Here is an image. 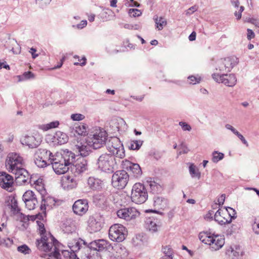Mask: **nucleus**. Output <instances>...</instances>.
Returning a JSON list of instances; mask_svg holds the SVG:
<instances>
[{"label":"nucleus","instance_id":"f257e3e1","mask_svg":"<svg viewBox=\"0 0 259 259\" xmlns=\"http://www.w3.org/2000/svg\"><path fill=\"white\" fill-rule=\"evenodd\" d=\"M39 231L41 234L40 239L36 241V245L38 249L45 252H49V254L40 255L42 257L46 259H58L60 255L59 249L57 248V240L50 234H45L46 230L44 225L39 226Z\"/></svg>","mask_w":259,"mask_h":259},{"label":"nucleus","instance_id":"f03ea898","mask_svg":"<svg viewBox=\"0 0 259 259\" xmlns=\"http://www.w3.org/2000/svg\"><path fill=\"white\" fill-rule=\"evenodd\" d=\"M75 159V154L67 150L64 151L63 153L54 154L50 164L56 174L62 175L68 171Z\"/></svg>","mask_w":259,"mask_h":259},{"label":"nucleus","instance_id":"7ed1b4c3","mask_svg":"<svg viewBox=\"0 0 259 259\" xmlns=\"http://www.w3.org/2000/svg\"><path fill=\"white\" fill-rule=\"evenodd\" d=\"M107 140V134L103 129H96L88 137L87 142L90 147L95 149H99L103 146Z\"/></svg>","mask_w":259,"mask_h":259},{"label":"nucleus","instance_id":"20e7f679","mask_svg":"<svg viewBox=\"0 0 259 259\" xmlns=\"http://www.w3.org/2000/svg\"><path fill=\"white\" fill-rule=\"evenodd\" d=\"M54 155L50 151L46 149H38L34 155V163L38 167H45L50 164Z\"/></svg>","mask_w":259,"mask_h":259},{"label":"nucleus","instance_id":"39448f33","mask_svg":"<svg viewBox=\"0 0 259 259\" xmlns=\"http://www.w3.org/2000/svg\"><path fill=\"white\" fill-rule=\"evenodd\" d=\"M115 156L110 154H103L98 159L97 165L101 170L112 172L116 165Z\"/></svg>","mask_w":259,"mask_h":259},{"label":"nucleus","instance_id":"423d86ee","mask_svg":"<svg viewBox=\"0 0 259 259\" xmlns=\"http://www.w3.org/2000/svg\"><path fill=\"white\" fill-rule=\"evenodd\" d=\"M132 201L138 204L144 203L148 198V193L145 186L141 183H136L131 194Z\"/></svg>","mask_w":259,"mask_h":259},{"label":"nucleus","instance_id":"0eeeda50","mask_svg":"<svg viewBox=\"0 0 259 259\" xmlns=\"http://www.w3.org/2000/svg\"><path fill=\"white\" fill-rule=\"evenodd\" d=\"M24 164L23 158L15 152L9 153L6 160V166L10 172L15 171L22 168Z\"/></svg>","mask_w":259,"mask_h":259},{"label":"nucleus","instance_id":"6e6552de","mask_svg":"<svg viewBox=\"0 0 259 259\" xmlns=\"http://www.w3.org/2000/svg\"><path fill=\"white\" fill-rule=\"evenodd\" d=\"M109 152L116 157L123 158L125 156L124 149L119 139L113 137L107 143Z\"/></svg>","mask_w":259,"mask_h":259},{"label":"nucleus","instance_id":"1a4fd4ad","mask_svg":"<svg viewBox=\"0 0 259 259\" xmlns=\"http://www.w3.org/2000/svg\"><path fill=\"white\" fill-rule=\"evenodd\" d=\"M126 233V229L123 225L115 224L109 228V237L113 241L120 242L125 239Z\"/></svg>","mask_w":259,"mask_h":259},{"label":"nucleus","instance_id":"9d476101","mask_svg":"<svg viewBox=\"0 0 259 259\" xmlns=\"http://www.w3.org/2000/svg\"><path fill=\"white\" fill-rule=\"evenodd\" d=\"M129 175L124 170H117L112 176V184L117 189H122L127 184Z\"/></svg>","mask_w":259,"mask_h":259},{"label":"nucleus","instance_id":"9b49d317","mask_svg":"<svg viewBox=\"0 0 259 259\" xmlns=\"http://www.w3.org/2000/svg\"><path fill=\"white\" fill-rule=\"evenodd\" d=\"M212 77L215 81L223 83L228 87L234 86L237 82L236 77L233 74L220 75L218 73H213L212 74Z\"/></svg>","mask_w":259,"mask_h":259},{"label":"nucleus","instance_id":"f8f14e48","mask_svg":"<svg viewBox=\"0 0 259 259\" xmlns=\"http://www.w3.org/2000/svg\"><path fill=\"white\" fill-rule=\"evenodd\" d=\"M88 229L90 233L97 232L103 227V220L98 215H92L88 220Z\"/></svg>","mask_w":259,"mask_h":259},{"label":"nucleus","instance_id":"ddd939ff","mask_svg":"<svg viewBox=\"0 0 259 259\" xmlns=\"http://www.w3.org/2000/svg\"><path fill=\"white\" fill-rule=\"evenodd\" d=\"M117 215L119 218L130 221L139 216L140 212L134 207H128L118 210Z\"/></svg>","mask_w":259,"mask_h":259},{"label":"nucleus","instance_id":"4468645a","mask_svg":"<svg viewBox=\"0 0 259 259\" xmlns=\"http://www.w3.org/2000/svg\"><path fill=\"white\" fill-rule=\"evenodd\" d=\"M12 173L14 174L15 176L16 182L19 185H22L26 184V183H30V179L31 177L28 171L23 167L18 170H15Z\"/></svg>","mask_w":259,"mask_h":259},{"label":"nucleus","instance_id":"2eb2a0df","mask_svg":"<svg viewBox=\"0 0 259 259\" xmlns=\"http://www.w3.org/2000/svg\"><path fill=\"white\" fill-rule=\"evenodd\" d=\"M71 172L77 176L87 169V162L83 158H80L70 166Z\"/></svg>","mask_w":259,"mask_h":259},{"label":"nucleus","instance_id":"dca6fc26","mask_svg":"<svg viewBox=\"0 0 259 259\" xmlns=\"http://www.w3.org/2000/svg\"><path fill=\"white\" fill-rule=\"evenodd\" d=\"M14 179L12 176L6 172H0V186L10 192L13 189Z\"/></svg>","mask_w":259,"mask_h":259},{"label":"nucleus","instance_id":"f3484780","mask_svg":"<svg viewBox=\"0 0 259 259\" xmlns=\"http://www.w3.org/2000/svg\"><path fill=\"white\" fill-rule=\"evenodd\" d=\"M72 209L75 213L82 215L88 211L89 205L86 199H79L76 201L72 206Z\"/></svg>","mask_w":259,"mask_h":259},{"label":"nucleus","instance_id":"a211bd4d","mask_svg":"<svg viewBox=\"0 0 259 259\" xmlns=\"http://www.w3.org/2000/svg\"><path fill=\"white\" fill-rule=\"evenodd\" d=\"M122 166L123 168L131 172L134 177L138 178L142 175L141 168L137 163H133L127 160H125L122 161Z\"/></svg>","mask_w":259,"mask_h":259},{"label":"nucleus","instance_id":"6ab92c4d","mask_svg":"<svg viewBox=\"0 0 259 259\" xmlns=\"http://www.w3.org/2000/svg\"><path fill=\"white\" fill-rule=\"evenodd\" d=\"M110 127L113 133L125 131L127 128V125L123 119L117 117L112 119L109 122Z\"/></svg>","mask_w":259,"mask_h":259},{"label":"nucleus","instance_id":"aec40b11","mask_svg":"<svg viewBox=\"0 0 259 259\" xmlns=\"http://www.w3.org/2000/svg\"><path fill=\"white\" fill-rule=\"evenodd\" d=\"M225 244V239L223 236L219 235H212V238L209 243L210 248L212 251L218 250Z\"/></svg>","mask_w":259,"mask_h":259},{"label":"nucleus","instance_id":"412c9836","mask_svg":"<svg viewBox=\"0 0 259 259\" xmlns=\"http://www.w3.org/2000/svg\"><path fill=\"white\" fill-rule=\"evenodd\" d=\"M86 245V242L82 239H74L68 243V247L73 252L70 255L71 259H79L75 253L82 248V245Z\"/></svg>","mask_w":259,"mask_h":259},{"label":"nucleus","instance_id":"4be33fe9","mask_svg":"<svg viewBox=\"0 0 259 259\" xmlns=\"http://www.w3.org/2000/svg\"><path fill=\"white\" fill-rule=\"evenodd\" d=\"M21 142L23 145L28 146L30 148H34L38 147L40 142V139L33 136H26L21 139Z\"/></svg>","mask_w":259,"mask_h":259},{"label":"nucleus","instance_id":"5701e85b","mask_svg":"<svg viewBox=\"0 0 259 259\" xmlns=\"http://www.w3.org/2000/svg\"><path fill=\"white\" fill-rule=\"evenodd\" d=\"M160 223L153 218H149L145 221V227L152 233L157 232L160 228Z\"/></svg>","mask_w":259,"mask_h":259},{"label":"nucleus","instance_id":"b1692460","mask_svg":"<svg viewBox=\"0 0 259 259\" xmlns=\"http://www.w3.org/2000/svg\"><path fill=\"white\" fill-rule=\"evenodd\" d=\"M109 243L105 240L99 239L89 243L88 247L94 250L102 251L108 248Z\"/></svg>","mask_w":259,"mask_h":259},{"label":"nucleus","instance_id":"393cba45","mask_svg":"<svg viewBox=\"0 0 259 259\" xmlns=\"http://www.w3.org/2000/svg\"><path fill=\"white\" fill-rule=\"evenodd\" d=\"M238 63V58L236 57L227 58L224 59L223 65L219 67V69L220 71H230Z\"/></svg>","mask_w":259,"mask_h":259},{"label":"nucleus","instance_id":"a878e982","mask_svg":"<svg viewBox=\"0 0 259 259\" xmlns=\"http://www.w3.org/2000/svg\"><path fill=\"white\" fill-rule=\"evenodd\" d=\"M54 145H62L66 143L68 140L67 135L62 132H56L51 138Z\"/></svg>","mask_w":259,"mask_h":259},{"label":"nucleus","instance_id":"bb28decb","mask_svg":"<svg viewBox=\"0 0 259 259\" xmlns=\"http://www.w3.org/2000/svg\"><path fill=\"white\" fill-rule=\"evenodd\" d=\"M89 187L93 190H100L104 186L102 181L94 177H90L88 180Z\"/></svg>","mask_w":259,"mask_h":259},{"label":"nucleus","instance_id":"cd10ccee","mask_svg":"<svg viewBox=\"0 0 259 259\" xmlns=\"http://www.w3.org/2000/svg\"><path fill=\"white\" fill-rule=\"evenodd\" d=\"M226 213V211L219 209L214 214V220L221 225L230 223L231 222V219H228L225 217H223V218H221V215H225Z\"/></svg>","mask_w":259,"mask_h":259},{"label":"nucleus","instance_id":"c85d7f7f","mask_svg":"<svg viewBox=\"0 0 259 259\" xmlns=\"http://www.w3.org/2000/svg\"><path fill=\"white\" fill-rule=\"evenodd\" d=\"M62 185L64 189L67 190L72 189L75 188L77 185V183L70 176H65L62 180Z\"/></svg>","mask_w":259,"mask_h":259},{"label":"nucleus","instance_id":"c756f323","mask_svg":"<svg viewBox=\"0 0 259 259\" xmlns=\"http://www.w3.org/2000/svg\"><path fill=\"white\" fill-rule=\"evenodd\" d=\"M154 206L156 208L164 209L168 206L167 200L162 197H155L154 198Z\"/></svg>","mask_w":259,"mask_h":259},{"label":"nucleus","instance_id":"7c9ffc66","mask_svg":"<svg viewBox=\"0 0 259 259\" xmlns=\"http://www.w3.org/2000/svg\"><path fill=\"white\" fill-rule=\"evenodd\" d=\"M41 204L40 208L41 210L46 209V206H52L55 205V201L54 198L44 195L41 196Z\"/></svg>","mask_w":259,"mask_h":259},{"label":"nucleus","instance_id":"2f4dec72","mask_svg":"<svg viewBox=\"0 0 259 259\" xmlns=\"http://www.w3.org/2000/svg\"><path fill=\"white\" fill-rule=\"evenodd\" d=\"M63 231L65 233H72L75 232L76 227L74 223L71 220H67L62 226Z\"/></svg>","mask_w":259,"mask_h":259},{"label":"nucleus","instance_id":"473e14b6","mask_svg":"<svg viewBox=\"0 0 259 259\" xmlns=\"http://www.w3.org/2000/svg\"><path fill=\"white\" fill-rule=\"evenodd\" d=\"M8 206L11 209V212L14 215L18 214L20 213V209L18 206L17 200L15 198H12L10 201H8Z\"/></svg>","mask_w":259,"mask_h":259},{"label":"nucleus","instance_id":"72a5a7b5","mask_svg":"<svg viewBox=\"0 0 259 259\" xmlns=\"http://www.w3.org/2000/svg\"><path fill=\"white\" fill-rule=\"evenodd\" d=\"M75 147L76 151H78V153L82 157L89 155L90 153L89 148L81 143L79 145H75Z\"/></svg>","mask_w":259,"mask_h":259},{"label":"nucleus","instance_id":"f704fd0d","mask_svg":"<svg viewBox=\"0 0 259 259\" xmlns=\"http://www.w3.org/2000/svg\"><path fill=\"white\" fill-rule=\"evenodd\" d=\"M153 20L156 24V28L158 30H161L167 24L166 21L162 17H159L157 15H155L153 17Z\"/></svg>","mask_w":259,"mask_h":259},{"label":"nucleus","instance_id":"c9c22d12","mask_svg":"<svg viewBox=\"0 0 259 259\" xmlns=\"http://www.w3.org/2000/svg\"><path fill=\"white\" fill-rule=\"evenodd\" d=\"M2 228L3 226L1 225V227H0V246L9 247L13 244V241L9 238H5L4 237H2V234L1 233L4 230Z\"/></svg>","mask_w":259,"mask_h":259},{"label":"nucleus","instance_id":"e433bc0d","mask_svg":"<svg viewBox=\"0 0 259 259\" xmlns=\"http://www.w3.org/2000/svg\"><path fill=\"white\" fill-rule=\"evenodd\" d=\"M198 237L199 240L205 244H209V243L212 238V235L207 232H200L199 234Z\"/></svg>","mask_w":259,"mask_h":259},{"label":"nucleus","instance_id":"4c0bfd02","mask_svg":"<svg viewBox=\"0 0 259 259\" xmlns=\"http://www.w3.org/2000/svg\"><path fill=\"white\" fill-rule=\"evenodd\" d=\"M59 124L58 121H54L49 123L39 125V128L47 131L49 130L58 127Z\"/></svg>","mask_w":259,"mask_h":259},{"label":"nucleus","instance_id":"58836bf2","mask_svg":"<svg viewBox=\"0 0 259 259\" xmlns=\"http://www.w3.org/2000/svg\"><path fill=\"white\" fill-rule=\"evenodd\" d=\"M143 143L141 140L132 141L129 143L128 147L131 150H139Z\"/></svg>","mask_w":259,"mask_h":259},{"label":"nucleus","instance_id":"ea45409f","mask_svg":"<svg viewBox=\"0 0 259 259\" xmlns=\"http://www.w3.org/2000/svg\"><path fill=\"white\" fill-rule=\"evenodd\" d=\"M32 199L28 200L27 202H24L26 205V207L29 210H33L34 209L36 206L38 204V201L37 197L34 198H32Z\"/></svg>","mask_w":259,"mask_h":259},{"label":"nucleus","instance_id":"a19ab883","mask_svg":"<svg viewBox=\"0 0 259 259\" xmlns=\"http://www.w3.org/2000/svg\"><path fill=\"white\" fill-rule=\"evenodd\" d=\"M212 161L214 163H217L220 160L223 159L224 157V154L222 152L214 151L212 153Z\"/></svg>","mask_w":259,"mask_h":259},{"label":"nucleus","instance_id":"79ce46f5","mask_svg":"<svg viewBox=\"0 0 259 259\" xmlns=\"http://www.w3.org/2000/svg\"><path fill=\"white\" fill-rule=\"evenodd\" d=\"M37 197L36 195L32 191L28 190L26 191L23 195V200L24 202L28 201V200L32 199Z\"/></svg>","mask_w":259,"mask_h":259},{"label":"nucleus","instance_id":"37998d69","mask_svg":"<svg viewBox=\"0 0 259 259\" xmlns=\"http://www.w3.org/2000/svg\"><path fill=\"white\" fill-rule=\"evenodd\" d=\"M19 81H22L25 80H27L30 78H34V74L30 71L25 72L21 75H18Z\"/></svg>","mask_w":259,"mask_h":259},{"label":"nucleus","instance_id":"c03bdc74","mask_svg":"<svg viewBox=\"0 0 259 259\" xmlns=\"http://www.w3.org/2000/svg\"><path fill=\"white\" fill-rule=\"evenodd\" d=\"M189 172L192 178L196 177L198 179L200 178V173L196 169L195 166L193 164L189 166Z\"/></svg>","mask_w":259,"mask_h":259},{"label":"nucleus","instance_id":"a18cd8bd","mask_svg":"<svg viewBox=\"0 0 259 259\" xmlns=\"http://www.w3.org/2000/svg\"><path fill=\"white\" fill-rule=\"evenodd\" d=\"M226 211V213L225 215H228V218L227 219H231V221L233 219H235L236 218V212L235 210L231 207H228L226 208V210L224 211Z\"/></svg>","mask_w":259,"mask_h":259},{"label":"nucleus","instance_id":"49530a36","mask_svg":"<svg viewBox=\"0 0 259 259\" xmlns=\"http://www.w3.org/2000/svg\"><path fill=\"white\" fill-rule=\"evenodd\" d=\"M17 250L24 254H28L31 252V249L26 244H23L17 247Z\"/></svg>","mask_w":259,"mask_h":259},{"label":"nucleus","instance_id":"de8ad7c7","mask_svg":"<svg viewBox=\"0 0 259 259\" xmlns=\"http://www.w3.org/2000/svg\"><path fill=\"white\" fill-rule=\"evenodd\" d=\"M189 83L190 84H196L199 83L201 81V77L199 76L191 75L188 77Z\"/></svg>","mask_w":259,"mask_h":259},{"label":"nucleus","instance_id":"09e8293b","mask_svg":"<svg viewBox=\"0 0 259 259\" xmlns=\"http://www.w3.org/2000/svg\"><path fill=\"white\" fill-rule=\"evenodd\" d=\"M75 131L76 133L79 135L84 134L87 131L86 125L83 124H80L75 127Z\"/></svg>","mask_w":259,"mask_h":259},{"label":"nucleus","instance_id":"8fccbe9b","mask_svg":"<svg viewBox=\"0 0 259 259\" xmlns=\"http://www.w3.org/2000/svg\"><path fill=\"white\" fill-rule=\"evenodd\" d=\"M128 14L131 17H136L141 16L142 12L137 9H130L128 11Z\"/></svg>","mask_w":259,"mask_h":259},{"label":"nucleus","instance_id":"3c124183","mask_svg":"<svg viewBox=\"0 0 259 259\" xmlns=\"http://www.w3.org/2000/svg\"><path fill=\"white\" fill-rule=\"evenodd\" d=\"M180 150L178 152V155H181L182 154H186L189 151L186 145L183 142L180 145Z\"/></svg>","mask_w":259,"mask_h":259},{"label":"nucleus","instance_id":"603ef678","mask_svg":"<svg viewBox=\"0 0 259 259\" xmlns=\"http://www.w3.org/2000/svg\"><path fill=\"white\" fill-rule=\"evenodd\" d=\"M116 252L120 255V257H124L127 255L126 249L123 246L118 247L116 249Z\"/></svg>","mask_w":259,"mask_h":259},{"label":"nucleus","instance_id":"864d4df0","mask_svg":"<svg viewBox=\"0 0 259 259\" xmlns=\"http://www.w3.org/2000/svg\"><path fill=\"white\" fill-rule=\"evenodd\" d=\"M84 118V115L80 113L72 114L71 115V119L73 121H80Z\"/></svg>","mask_w":259,"mask_h":259},{"label":"nucleus","instance_id":"5fc2aeb1","mask_svg":"<svg viewBox=\"0 0 259 259\" xmlns=\"http://www.w3.org/2000/svg\"><path fill=\"white\" fill-rule=\"evenodd\" d=\"M162 251L165 254L164 256H172L173 253L172 249L168 246L162 248Z\"/></svg>","mask_w":259,"mask_h":259},{"label":"nucleus","instance_id":"6e6d98bb","mask_svg":"<svg viewBox=\"0 0 259 259\" xmlns=\"http://www.w3.org/2000/svg\"><path fill=\"white\" fill-rule=\"evenodd\" d=\"M149 186L151 190L154 192H157L160 188V186L155 182H151Z\"/></svg>","mask_w":259,"mask_h":259},{"label":"nucleus","instance_id":"4d7b16f0","mask_svg":"<svg viewBox=\"0 0 259 259\" xmlns=\"http://www.w3.org/2000/svg\"><path fill=\"white\" fill-rule=\"evenodd\" d=\"M179 124L184 131H190L192 129L191 126L185 122L180 121Z\"/></svg>","mask_w":259,"mask_h":259},{"label":"nucleus","instance_id":"13d9d810","mask_svg":"<svg viewBox=\"0 0 259 259\" xmlns=\"http://www.w3.org/2000/svg\"><path fill=\"white\" fill-rule=\"evenodd\" d=\"M34 187L35 189L39 193L41 196L46 194V191L45 189L44 184H42L39 186H35Z\"/></svg>","mask_w":259,"mask_h":259},{"label":"nucleus","instance_id":"bf43d9fd","mask_svg":"<svg viewBox=\"0 0 259 259\" xmlns=\"http://www.w3.org/2000/svg\"><path fill=\"white\" fill-rule=\"evenodd\" d=\"M30 183L31 184H33L35 186H39L42 184H44L43 180L41 178H38L37 180H35L33 178H31L30 179Z\"/></svg>","mask_w":259,"mask_h":259},{"label":"nucleus","instance_id":"052dcab7","mask_svg":"<svg viewBox=\"0 0 259 259\" xmlns=\"http://www.w3.org/2000/svg\"><path fill=\"white\" fill-rule=\"evenodd\" d=\"M252 229L255 234H259V219H255L254 223L252 225Z\"/></svg>","mask_w":259,"mask_h":259},{"label":"nucleus","instance_id":"680f3d73","mask_svg":"<svg viewBox=\"0 0 259 259\" xmlns=\"http://www.w3.org/2000/svg\"><path fill=\"white\" fill-rule=\"evenodd\" d=\"M87 25V20H82L80 23L77 25H73L72 27L78 29H81L85 27Z\"/></svg>","mask_w":259,"mask_h":259},{"label":"nucleus","instance_id":"e2e57ef3","mask_svg":"<svg viewBox=\"0 0 259 259\" xmlns=\"http://www.w3.org/2000/svg\"><path fill=\"white\" fill-rule=\"evenodd\" d=\"M74 58H77V59H78V61H80V62L81 61H82V62H80V63H78V62H75V63H74V64L75 65H80V66H84V65L86 64V60H87V59H86V58H85L84 56V57H83L81 58V60H80V59H79V56H77V55H75V56H74Z\"/></svg>","mask_w":259,"mask_h":259},{"label":"nucleus","instance_id":"0e129e2a","mask_svg":"<svg viewBox=\"0 0 259 259\" xmlns=\"http://www.w3.org/2000/svg\"><path fill=\"white\" fill-rule=\"evenodd\" d=\"M244 8L243 6H240L239 7V10L238 12H235L234 15L236 17L237 20H239L241 19L242 16V12L244 11Z\"/></svg>","mask_w":259,"mask_h":259},{"label":"nucleus","instance_id":"69168bd1","mask_svg":"<svg viewBox=\"0 0 259 259\" xmlns=\"http://www.w3.org/2000/svg\"><path fill=\"white\" fill-rule=\"evenodd\" d=\"M2 226H3V229H4L3 232L1 233L2 236H8L9 233V231L7 227V224L5 223H2Z\"/></svg>","mask_w":259,"mask_h":259},{"label":"nucleus","instance_id":"338daca9","mask_svg":"<svg viewBox=\"0 0 259 259\" xmlns=\"http://www.w3.org/2000/svg\"><path fill=\"white\" fill-rule=\"evenodd\" d=\"M198 7L196 6H194L192 7H191L189 9H188L186 11V15H190L194 12L196 11L197 10Z\"/></svg>","mask_w":259,"mask_h":259},{"label":"nucleus","instance_id":"774afa93","mask_svg":"<svg viewBox=\"0 0 259 259\" xmlns=\"http://www.w3.org/2000/svg\"><path fill=\"white\" fill-rule=\"evenodd\" d=\"M247 38L248 40H250L252 38L254 37V36H255L254 33L253 32V31L251 29H247Z\"/></svg>","mask_w":259,"mask_h":259}]
</instances>
